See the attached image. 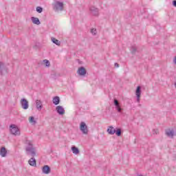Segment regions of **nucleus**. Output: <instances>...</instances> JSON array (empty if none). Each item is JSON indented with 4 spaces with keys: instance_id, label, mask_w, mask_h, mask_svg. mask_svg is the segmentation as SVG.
<instances>
[{
    "instance_id": "obj_30",
    "label": "nucleus",
    "mask_w": 176,
    "mask_h": 176,
    "mask_svg": "<svg viewBox=\"0 0 176 176\" xmlns=\"http://www.w3.org/2000/svg\"><path fill=\"white\" fill-rule=\"evenodd\" d=\"M114 65H115L116 68H119V67H120L119 64L116 63L114 64Z\"/></svg>"
},
{
    "instance_id": "obj_9",
    "label": "nucleus",
    "mask_w": 176,
    "mask_h": 176,
    "mask_svg": "<svg viewBox=\"0 0 176 176\" xmlns=\"http://www.w3.org/2000/svg\"><path fill=\"white\" fill-rule=\"evenodd\" d=\"M20 102L23 109H28V100H27L25 98H22Z\"/></svg>"
},
{
    "instance_id": "obj_5",
    "label": "nucleus",
    "mask_w": 176,
    "mask_h": 176,
    "mask_svg": "<svg viewBox=\"0 0 176 176\" xmlns=\"http://www.w3.org/2000/svg\"><path fill=\"white\" fill-rule=\"evenodd\" d=\"M8 73V67L5 65V63L0 62V75H5Z\"/></svg>"
},
{
    "instance_id": "obj_11",
    "label": "nucleus",
    "mask_w": 176,
    "mask_h": 176,
    "mask_svg": "<svg viewBox=\"0 0 176 176\" xmlns=\"http://www.w3.org/2000/svg\"><path fill=\"white\" fill-rule=\"evenodd\" d=\"M56 109L59 115H64L65 113V110H64V108L62 106H57Z\"/></svg>"
},
{
    "instance_id": "obj_6",
    "label": "nucleus",
    "mask_w": 176,
    "mask_h": 176,
    "mask_svg": "<svg viewBox=\"0 0 176 176\" xmlns=\"http://www.w3.org/2000/svg\"><path fill=\"white\" fill-rule=\"evenodd\" d=\"M113 104L116 107L117 112H118L119 113H122L123 109L122 108V107H120V103L119 102V100L117 99H114Z\"/></svg>"
},
{
    "instance_id": "obj_1",
    "label": "nucleus",
    "mask_w": 176,
    "mask_h": 176,
    "mask_svg": "<svg viewBox=\"0 0 176 176\" xmlns=\"http://www.w3.org/2000/svg\"><path fill=\"white\" fill-rule=\"evenodd\" d=\"M25 144L27 145L25 147L27 155H30L32 157L36 156V151L35 150V148H34L32 142L30 140H26Z\"/></svg>"
},
{
    "instance_id": "obj_19",
    "label": "nucleus",
    "mask_w": 176,
    "mask_h": 176,
    "mask_svg": "<svg viewBox=\"0 0 176 176\" xmlns=\"http://www.w3.org/2000/svg\"><path fill=\"white\" fill-rule=\"evenodd\" d=\"M52 102L54 105H58L60 104V97L55 96L52 99Z\"/></svg>"
},
{
    "instance_id": "obj_22",
    "label": "nucleus",
    "mask_w": 176,
    "mask_h": 176,
    "mask_svg": "<svg viewBox=\"0 0 176 176\" xmlns=\"http://www.w3.org/2000/svg\"><path fill=\"white\" fill-rule=\"evenodd\" d=\"M116 134L118 135V137H120L122 135V129H118L116 130Z\"/></svg>"
},
{
    "instance_id": "obj_16",
    "label": "nucleus",
    "mask_w": 176,
    "mask_h": 176,
    "mask_svg": "<svg viewBox=\"0 0 176 176\" xmlns=\"http://www.w3.org/2000/svg\"><path fill=\"white\" fill-rule=\"evenodd\" d=\"M36 102V109H38V111H41L42 109V101L39 100H36L35 101Z\"/></svg>"
},
{
    "instance_id": "obj_20",
    "label": "nucleus",
    "mask_w": 176,
    "mask_h": 176,
    "mask_svg": "<svg viewBox=\"0 0 176 176\" xmlns=\"http://www.w3.org/2000/svg\"><path fill=\"white\" fill-rule=\"evenodd\" d=\"M72 151L74 155H78V153H79V148H78V147H76L75 146L72 147Z\"/></svg>"
},
{
    "instance_id": "obj_26",
    "label": "nucleus",
    "mask_w": 176,
    "mask_h": 176,
    "mask_svg": "<svg viewBox=\"0 0 176 176\" xmlns=\"http://www.w3.org/2000/svg\"><path fill=\"white\" fill-rule=\"evenodd\" d=\"M36 12H38V13H42V12H43V8H42V7H36Z\"/></svg>"
},
{
    "instance_id": "obj_4",
    "label": "nucleus",
    "mask_w": 176,
    "mask_h": 176,
    "mask_svg": "<svg viewBox=\"0 0 176 176\" xmlns=\"http://www.w3.org/2000/svg\"><path fill=\"white\" fill-rule=\"evenodd\" d=\"M80 130L82 131V134H89V129H87V125L84 122H82L80 124Z\"/></svg>"
},
{
    "instance_id": "obj_13",
    "label": "nucleus",
    "mask_w": 176,
    "mask_h": 176,
    "mask_svg": "<svg viewBox=\"0 0 176 176\" xmlns=\"http://www.w3.org/2000/svg\"><path fill=\"white\" fill-rule=\"evenodd\" d=\"M43 174H50V166L47 165H45L42 168Z\"/></svg>"
},
{
    "instance_id": "obj_29",
    "label": "nucleus",
    "mask_w": 176,
    "mask_h": 176,
    "mask_svg": "<svg viewBox=\"0 0 176 176\" xmlns=\"http://www.w3.org/2000/svg\"><path fill=\"white\" fill-rule=\"evenodd\" d=\"M173 6H175V8H176V0H174L173 1Z\"/></svg>"
},
{
    "instance_id": "obj_7",
    "label": "nucleus",
    "mask_w": 176,
    "mask_h": 176,
    "mask_svg": "<svg viewBox=\"0 0 176 176\" xmlns=\"http://www.w3.org/2000/svg\"><path fill=\"white\" fill-rule=\"evenodd\" d=\"M165 134L169 138H173L174 135H176L175 130H174L173 129H166V131H165Z\"/></svg>"
},
{
    "instance_id": "obj_24",
    "label": "nucleus",
    "mask_w": 176,
    "mask_h": 176,
    "mask_svg": "<svg viewBox=\"0 0 176 176\" xmlns=\"http://www.w3.org/2000/svg\"><path fill=\"white\" fill-rule=\"evenodd\" d=\"M29 122H30V123H32V124H35L36 123L35 118L32 116L30 118Z\"/></svg>"
},
{
    "instance_id": "obj_14",
    "label": "nucleus",
    "mask_w": 176,
    "mask_h": 176,
    "mask_svg": "<svg viewBox=\"0 0 176 176\" xmlns=\"http://www.w3.org/2000/svg\"><path fill=\"white\" fill-rule=\"evenodd\" d=\"M6 155H8V151L5 147H1L0 150V156L1 157H6Z\"/></svg>"
},
{
    "instance_id": "obj_2",
    "label": "nucleus",
    "mask_w": 176,
    "mask_h": 176,
    "mask_svg": "<svg viewBox=\"0 0 176 176\" xmlns=\"http://www.w3.org/2000/svg\"><path fill=\"white\" fill-rule=\"evenodd\" d=\"M52 6L55 12H63V10H64V3L61 1H54Z\"/></svg>"
},
{
    "instance_id": "obj_18",
    "label": "nucleus",
    "mask_w": 176,
    "mask_h": 176,
    "mask_svg": "<svg viewBox=\"0 0 176 176\" xmlns=\"http://www.w3.org/2000/svg\"><path fill=\"white\" fill-rule=\"evenodd\" d=\"M28 163L30 166H32L33 167H35L36 166V160L35 158L32 157L29 160Z\"/></svg>"
},
{
    "instance_id": "obj_25",
    "label": "nucleus",
    "mask_w": 176,
    "mask_h": 176,
    "mask_svg": "<svg viewBox=\"0 0 176 176\" xmlns=\"http://www.w3.org/2000/svg\"><path fill=\"white\" fill-rule=\"evenodd\" d=\"M131 52L133 54H135L137 52V47L136 46H132L131 48Z\"/></svg>"
},
{
    "instance_id": "obj_15",
    "label": "nucleus",
    "mask_w": 176,
    "mask_h": 176,
    "mask_svg": "<svg viewBox=\"0 0 176 176\" xmlns=\"http://www.w3.org/2000/svg\"><path fill=\"white\" fill-rule=\"evenodd\" d=\"M31 21L33 24H36V25H39L41 24V21H39V19H38L37 17L32 16Z\"/></svg>"
},
{
    "instance_id": "obj_21",
    "label": "nucleus",
    "mask_w": 176,
    "mask_h": 176,
    "mask_svg": "<svg viewBox=\"0 0 176 176\" xmlns=\"http://www.w3.org/2000/svg\"><path fill=\"white\" fill-rule=\"evenodd\" d=\"M52 42H53V43H55V45H57V46H60L61 45V42L54 38H52Z\"/></svg>"
},
{
    "instance_id": "obj_8",
    "label": "nucleus",
    "mask_w": 176,
    "mask_h": 176,
    "mask_svg": "<svg viewBox=\"0 0 176 176\" xmlns=\"http://www.w3.org/2000/svg\"><path fill=\"white\" fill-rule=\"evenodd\" d=\"M91 14H92L93 16H98V14H100V10H98V8H96L95 6H91L89 8Z\"/></svg>"
},
{
    "instance_id": "obj_27",
    "label": "nucleus",
    "mask_w": 176,
    "mask_h": 176,
    "mask_svg": "<svg viewBox=\"0 0 176 176\" xmlns=\"http://www.w3.org/2000/svg\"><path fill=\"white\" fill-rule=\"evenodd\" d=\"M91 33L92 34V35H96V34H97V30H96V29H94V28L91 29Z\"/></svg>"
},
{
    "instance_id": "obj_12",
    "label": "nucleus",
    "mask_w": 176,
    "mask_h": 176,
    "mask_svg": "<svg viewBox=\"0 0 176 176\" xmlns=\"http://www.w3.org/2000/svg\"><path fill=\"white\" fill-rule=\"evenodd\" d=\"M86 69H85V67H81L80 68H78V74L80 76H85V75H86Z\"/></svg>"
},
{
    "instance_id": "obj_17",
    "label": "nucleus",
    "mask_w": 176,
    "mask_h": 176,
    "mask_svg": "<svg viewBox=\"0 0 176 176\" xmlns=\"http://www.w3.org/2000/svg\"><path fill=\"white\" fill-rule=\"evenodd\" d=\"M107 133H109L110 135H113V134L116 133V129H115L113 126H109V128L107 129Z\"/></svg>"
},
{
    "instance_id": "obj_23",
    "label": "nucleus",
    "mask_w": 176,
    "mask_h": 176,
    "mask_svg": "<svg viewBox=\"0 0 176 176\" xmlns=\"http://www.w3.org/2000/svg\"><path fill=\"white\" fill-rule=\"evenodd\" d=\"M43 62L44 63L45 67H50V62L49 61V60L47 59H45V60H43Z\"/></svg>"
},
{
    "instance_id": "obj_3",
    "label": "nucleus",
    "mask_w": 176,
    "mask_h": 176,
    "mask_svg": "<svg viewBox=\"0 0 176 176\" xmlns=\"http://www.w3.org/2000/svg\"><path fill=\"white\" fill-rule=\"evenodd\" d=\"M10 130L11 134L13 135H20V129L16 124H12L10 126Z\"/></svg>"
},
{
    "instance_id": "obj_28",
    "label": "nucleus",
    "mask_w": 176,
    "mask_h": 176,
    "mask_svg": "<svg viewBox=\"0 0 176 176\" xmlns=\"http://www.w3.org/2000/svg\"><path fill=\"white\" fill-rule=\"evenodd\" d=\"M153 134H155V135H157V134H159V130L158 129H153Z\"/></svg>"
},
{
    "instance_id": "obj_31",
    "label": "nucleus",
    "mask_w": 176,
    "mask_h": 176,
    "mask_svg": "<svg viewBox=\"0 0 176 176\" xmlns=\"http://www.w3.org/2000/svg\"><path fill=\"white\" fill-rule=\"evenodd\" d=\"M173 63H174V64L176 65V56H175V58L173 59Z\"/></svg>"
},
{
    "instance_id": "obj_10",
    "label": "nucleus",
    "mask_w": 176,
    "mask_h": 176,
    "mask_svg": "<svg viewBox=\"0 0 176 176\" xmlns=\"http://www.w3.org/2000/svg\"><path fill=\"white\" fill-rule=\"evenodd\" d=\"M135 96L137 97V102H140L141 98V87L138 86L135 91Z\"/></svg>"
}]
</instances>
